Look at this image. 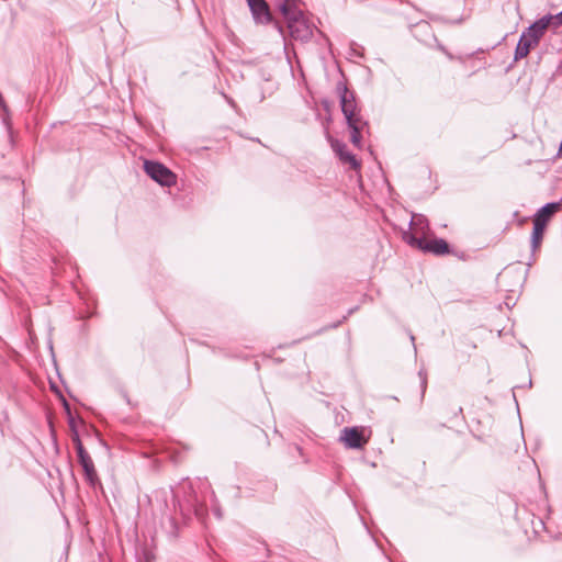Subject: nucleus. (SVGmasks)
<instances>
[{"label":"nucleus","instance_id":"obj_13","mask_svg":"<svg viewBox=\"0 0 562 562\" xmlns=\"http://www.w3.org/2000/svg\"><path fill=\"white\" fill-rule=\"evenodd\" d=\"M532 222L533 229L531 234V248L532 250H537L541 245L547 225L542 224V222H537L535 220Z\"/></svg>","mask_w":562,"mask_h":562},{"label":"nucleus","instance_id":"obj_16","mask_svg":"<svg viewBox=\"0 0 562 562\" xmlns=\"http://www.w3.org/2000/svg\"><path fill=\"white\" fill-rule=\"evenodd\" d=\"M552 22L553 27H559L562 25V11L559 12L558 14H552Z\"/></svg>","mask_w":562,"mask_h":562},{"label":"nucleus","instance_id":"obj_12","mask_svg":"<svg viewBox=\"0 0 562 562\" xmlns=\"http://www.w3.org/2000/svg\"><path fill=\"white\" fill-rule=\"evenodd\" d=\"M537 46L536 43H533L530 38H528L525 34L520 35V38L518 41V44L516 46L515 50V59H521L528 56L530 49L532 47Z\"/></svg>","mask_w":562,"mask_h":562},{"label":"nucleus","instance_id":"obj_2","mask_svg":"<svg viewBox=\"0 0 562 562\" xmlns=\"http://www.w3.org/2000/svg\"><path fill=\"white\" fill-rule=\"evenodd\" d=\"M144 170L149 178L162 187H171L177 181L176 175L158 161L145 160Z\"/></svg>","mask_w":562,"mask_h":562},{"label":"nucleus","instance_id":"obj_17","mask_svg":"<svg viewBox=\"0 0 562 562\" xmlns=\"http://www.w3.org/2000/svg\"><path fill=\"white\" fill-rule=\"evenodd\" d=\"M419 376L422 378V387H423V393H424L426 390V385H427L426 375H424L422 372H419Z\"/></svg>","mask_w":562,"mask_h":562},{"label":"nucleus","instance_id":"obj_9","mask_svg":"<svg viewBox=\"0 0 562 562\" xmlns=\"http://www.w3.org/2000/svg\"><path fill=\"white\" fill-rule=\"evenodd\" d=\"M560 211H562V202L547 203L537 211V213L533 216V220L537 222H542V224L548 225L552 216Z\"/></svg>","mask_w":562,"mask_h":562},{"label":"nucleus","instance_id":"obj_8","mask_svg":"<svg viewBox=\"0 0 562 562\" xmlns=\"http://www.w3.org/2000/svg\"><path fill=\"white\" fill-rule=\"evenodd\" d=\"M256 22L266 24L271 20V14L266 0H247Z\"/></svg>","mask_w":562,"mask_h":562},{"label":"nucleus","instance_id":"obj_15","mask_svg":"<svg viewBox=\"0 0 562 562\" xmlns=\"http://www.w3.org/2000/svg\"><path fill=\"white\" fill-rule=\"evenodd\" d=\"M76 450H77L78 460H81L83 457L86 458V457L90 456L83 448V445L80 441V439H78V438L76 439Z\"/></svg>","mask_w":562,"mask_h":562},{"label":"nucleus","instance_id":"obj_5","mask_svg":"<svg viewBox=\"0 0 562 562\" xmlns=\"http://www.w3.org/2000/svg\"><path fill=\"white\" fill-rule=\"evenodd\" d=\"M412 241H414L415 248L420 249L425 252H431L435 255H446L449 252V245L448 243L442 238H426L425 240H422L418 238V240L414 237H408Z\"/></svg>","mask_w":562,"mask_h":562},{"label":"nucleus","instance_id":"obj_10","mask_svg":"<svg viewBox=\"0 0 562 562\" xmlns=\"http://www.w3.org/2000/svg\"><path fill=\"white\" fill-rule=\"evenodd\" d=\"M331 147L344 164L350 165L353 169L359 167L358 160L350 151H348L346 144L339 140H331Z\"/></svg>","mask_w":562,"mask_h":562},{"label":"nucleus","instance_id":"obj_1","mask_svg":"<svg viewBox=\"0 0 562 562\" xmlns=\"http://www.w3.org/2000/svg\"><path fill=\"white\" fill-rule=\"evenodd\" d=\"M279 8L286 20L291 37L307 42L313 35V25L304 16L303 12L295 4L288 1L280 4Z\"/></svg>","mask_w":562,"mask_h":562},{"label":"nucleus","instance_id":"obj_14","mask_svg":"<svg viewBox=\"0 0 562 562\" xmlns=\"http://www.w3.org/2000/svg\"><path fill=\"white\" fill-rule=\"evenodd\" d=\"M367 125V122L363 120L352 122V124H348L351 130L350 140L356 147H361V131Z\"/></svg>","mask_w":562,"mask_h":562},{"label":"nucleus","instance_id":"obj_18","mask_svg":"<svg viewBox=\"0 0 562 562\" xmlns=\"http://www.w3.org/2000/svg\"><path fill=\"white\" fill-rule=\"evenodd\" d=\"M440 49H441L442 52H445V53L448 55V57H449V58H452L451 54L447 53V52L445 50V48H443V47H440Z\"/></svg>","mask_w":562,"mask_h":562},{"label":"nucleus","instance_id":"obj_7","mask_svg":"<svg viewBox=\"0 0 562 562\" xmlns=\"http://www.w3.org/2000/svg\"><path fill=\"white\" fill-rule=\"evenodd\" d=\"M340 441L349 449H361L368 439L363 437V431L358 427H345L340 434Z\"/></svg>","mask_w":562,"mask_h":562},{"label":"nucleus","instance_id":"obj_3","mask_svg":"<svg viewBox=\"0 0 562 562\" xmlns=\"http://www.w3.org/2000/svg\"><path fill=\"white\" fill-rule=\"evenodd\" d=\"M430 234V228L428 224V220L423 214H414L412 216L411 223H409V229L403 232V239L415 248L414 241H412L408 237H414L418 240H425L428 238Z\"/></svg>","mask_w":562,"mask_h":562},{"label":"nucleus","instance_id":"obj_6","mask_svg":"<svg viewBox=\"0 0 562 562\" xmlns=\"http://www.w3.org/2000/svg\"><path fill=\"white\" fill-rule=\"evenodd\" d=\"M550 26H553L552 14H547L528 26L522 34L538 45Z\"/></svg>","mask_w":562,"mask_h":562},{"label":"nucleus","instance_id":"obj_11","mask_svg":"<svg viewBox=\"0 0 562 562\" xmlns=\"http://www.w3.org/2000/svg\"><path fill=\"white\" fill-rule=\"evenodd\" d=\"M79 463L83 469V473H85L87 483L92 487L100 485L101 483H100V480H99V476L95 471L94 463H93L91 457L90 456H88L86 458L83 457L81 460H79Z\"/></svg>","mask_w":562,"mask_h":562},{"label":"nucleus","instance_id":"obj_4","mask_svg":"<svg viewBox=\"0 0 562 562\" xmlns=\"http://www.w3.org/2000/svg\"><path fill=\"white\" fill-rule=\"evenodd\" d=\"M337 90L340 94L341 111L346 117L347 124L362 120L357 112L356 99L352 92H350L345 86H338Z\"/></svg>","mask_w":562,"mask_h":562},{"label":"nucleus","instance_id":"obj_19","mask_svg":"<svg viewBox=\"0 0 562 562\" xmlns=\"http://www.w3.org/2000/svg\"><path fill=\"white\" fill-rule=\"evenodd\" d=\"M215 514H216V516H217L218 518H221V513H220V510H217V509H216V510H215Z\"/></svg>","mask_w":562,"mask_h":562}]
</instances>
